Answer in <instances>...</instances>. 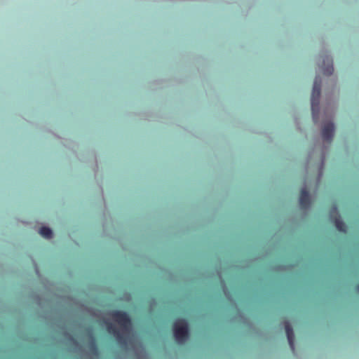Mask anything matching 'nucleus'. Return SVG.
<instances>
[{"instance_id": "obj_1", "label": "nucleus", "mask_w": 359, "mask_h": 359, "mask_svg": "<svg viewBox=\"0 0 359 359\" xmlns=\"http://www.w3.org/2000/svg\"><path fill=\"white\" fill-rule=\"evenodd\" d=\"M173 332L176 341L183 343L189 335L188 324L185 319L176 320L173 323Z\"/></svg>"}, {"instance_id": "obj_2", "label": "nucleus", "mask_w": 359, "mask_h": 359, "mask_svg": "<svg viewBox=\"0 0 359 359\" xmlns=\"http://www.w3.org/2000/svg\"><path fill=\"white\" fill-rule=\"evenodd\" d=\"M320 81L316 77L314 81L311 94V110L313 119L316 121L319 111V102L320 96Z\"/></svg>"}, {"instance_id": "obj_3", "label": "nucleus", "mask_w": 359, "mask_h": 359, "mask_svg": "<svg viewBox=\"0 0 359 359\" xmlns=\"http://www.w3.org/2000/svg\"><path fill=\"white\" fill-rule=\"evenodd\" d=\"M111 317L114 320L121 325L123 330L128 331L130 329L131 319L126 312L122 311H114L111 313Z\"/></svg>"}, {"instance_id": "obj_4", "label": "nucleus", "mask_w": 359, "mask_h": 359, "mask_svg": "<svg viewBox=\"0 0 359 359\" xmlns=\"http://www.w3.org/2000/svg\"><path fill=\"white\" fill-rule=\"evenodd\" d=\"M330 216L333 219V222L337 229L341 232H346V225L341 220L340 215H339L337 207L334 205L330 209Z\"/></svg>"}, {"instance_id": "obj_5", "label": "nucleus", "mask_w": 359, "mask_h": 359, "mask_svg": "<svg viewBox=\"0 0 359 359\" xmlns=\"http://www.w3.org/2000/svg\"><path fill=\"white\" fill-rule=\"evenodd\" d=\"M334 131V126L332 123H326L322 131L323 138L325 141L330 142L332 140Z\"/></svg>"}, {"instance_id": "obj_6", "label": "nucleus", "mask_w": 359, "mask_h": 359, "mask_svg": "<svg viewBox=\"0 0 359 359\" xmlns=\"http://www.w3.org/2000/svg\"><path fill=\"white\" fill-rule=\"evenodd\" d=\"M285 332H286V335H287V341H288L290 347L292 349V351H294V332H293V329H292L291 325L287 321L285 322Z\"/></svg>"}, {"instance_id": "obj_7", "label": "nucleus", "mask_w": 359, "mask_h": 359, "mask_svg": "<svg viewBox=\"0 0 359 359\" xmlns=\"http://www.w3.org/2000/svg\"><path fill=\"white\" fill-rule=\"evenodd\" d=\"M299 203L303 208H306L310 204V197L308 191L302 189L299 196Z\"/></svg>"}, {"instance_id": "obj_8", "label": "nucleus", "mask_w": 359, "mask_h": 359, "mask_svg": "<svg viewBox=\"0 0 359 359\" xmlns=\"http://www.w3.org/2000/svg\"><path fill=\"white\" fill-rule=\"evenodd\" d=\"M323 62L325 64V67L323 69V73L327 76L331 75L334 72L332 59L326 57V58L323 60Z\"/></svg>"}, {"instance_id": "obj_9", "label": "nucleus", "mask_w": 359, "mask_h": 359, "mask_svg": "<svg viewBox=\"0 0 359 359\" xmlns=\"http://www.w3.org/2000/svg\"><path fill=\"white\" fill-rule=\"evenodd\" d=\"M107 330L109 333L113 334L118 341H121L123 339L122 334L112 323H107Z\"/></svg>"}, {"instance_id": "obj_10", "label": "nucleus", "mask_w": 359, "mask_h": 359, "mask_svg": "<svg viewBox=\"0 0 359 359\" xmlns=\"http://www.w3.org/2000/svg\"><path fill=\"white\" fill-rule=\"evenodd\" d=\"M39 233L46 238H50L53 236L52 230L46 226H43L39 230Z\"/></svg>"}, {"instance_id": "obj_11", "label": "nucleus", "mask_w": 359, "mask_h": 359, "mask_svg": "<svg viewBox=\"0 0 359 359\" xmlns=\"http://www.w3.org/2000/svg\"><path fill=\"white\" fill-rule=\"evenodd\" d=\"M90 348L95 353H97V346L96 345V343L95 341V340H93L91 344H90Z\"/></svg>"}, {"instance_id": "obj_12", "label": "nucleus", "mask_w": 359, "mask_h": 359, "mask_svg": "<svg viewBox=\"0 0 359 359\" xmlns=\"http://www.w3.org/2000/svg\"><path fill=\"white\" fill-rule=\"evenodd\" d=\"M355 289L358 292H359V283L356 285Z\"/></svg>"}]
</instances>
